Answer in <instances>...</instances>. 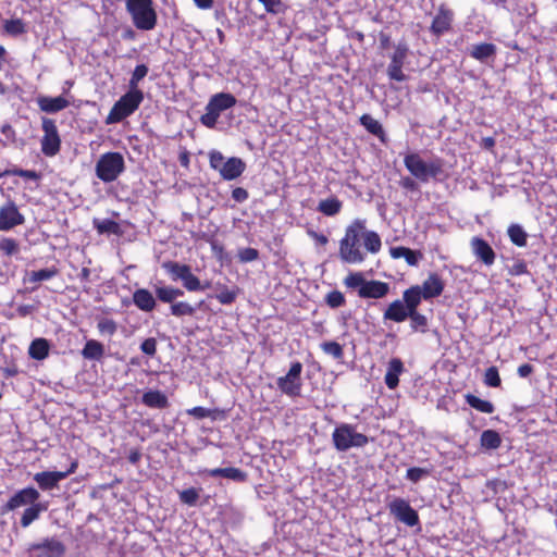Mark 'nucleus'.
<instances>
[{"label":"nucleus","mask_w":557,"mask_h":557,"mask_svg":"<svg viewBox=\"0 0 557 557\" xmlns=\"http://www.w3.org/2000/svg\"><path fill=\"white\" fill-rule=\"evenodd\" d=\"M381 247L379 234L367 230L364 220L356 219L346 227L338 253L343 262L355 264L363 262L367 252L377 253Z\"/></svg>","instance_id":"1"},{"label":"nucleus","mask_w":557,"mask_h":557,"mask_svg":"<svg viewBox=\"0 0 557 557\" xmlns=\"http://www.w3.org/2000/svg\"><path fill=\"white\" fill-rule=\"evenodd\" d=\"M404 164L414 178L426 183L430 178H437L443 173L444 162L440 158L425 162L419 153L411 152L405 156Z\"/></svg>","instance_id":"2"},{"label":"nucleus","mask_w":557,"mask_h":557,"mask_svg":"<svg viewBox=\"0 0 557 557\" xmlns=\"http://www.w3.org/2000/svg\"><path fill=\"white\" fill-rule=\"evenodd\" d=\"M125 5L137 29L151 30L156 27L157 13L152 0H126Z\"/></svg>","instance_id":"3"},{"label":"nucleus","mask_w":557,"mask_h":557,"mask_svg":"<svg viewBox=\"0 0 557 557\" xmlns=\"http://www.w3.org/2000/svg\"><path fill=\"white\" fill-rule=\"evenodd\" d=\"M125 170V161L120 152H106L96 163V175L104 183L115 181Z\"/></svg>","instance_id":"4"},{"label":"nucleus","mask_w":557,"mask_h":557,"mask_svg":"<svg viewBox=\"0 0 557 557\" xmlns=\"http://www.w3.org/2000/svg\"><path fill=\"white\" fill-rule=\"evenodd\" d=\"M332 440L338 451H347L352 447H363L369 442L364 434L356 432V428L348 423H342L335 428Z\"/></svg>","instance_id":"5"},{"label":"nucleus","mask_w":557,"mask_h":557,"mask_svg":"<svg viewBox=\"0 0 557 557\" xmlns=\"http://www.w3.org/2000/svg\"><path fill=\"white\" fill-rule=\"evenodd\" d=\"M144 100V94L139 89H132L122 96L110 111L107 123H116L133 114Z\"/></svg>","instance_id":"6"},{"label":"nucleus","mask_w":557,"mask_h":557,"mask_svg":"<svg viewBox=\"0 0 557 557\" xmlns=\"http://www.w3.org/2000/svg\"><path fill=\"white\" fill-rule=\"evenodd\" d=\"M236 104V98L232 94L220 92L211 97L206 106V113L201 115L200 122L212 128L215 126L220 114L234 107Z\"/></svg>","instance_id":"7"},{"label":"nucleus","mask_w":557,"mask_h":557,"mask_svg":"<svg viewBox=\"0 0 557 557\" xmlns=\"http://www.w3.org/2000/svg\"><path fill=\"white\" fill-rule=\"evenodd\" d=\"M302 371V364L300 362H294L292 363L288 372L284 376H280L276 380V385L278 389L290 397H297L300 395L301 391V374Z\"/></svg>","instance_id":"8"},{"label":"nucleus","mask_w":557,"mask_h":557,"mask_svg":"<svg viewBox=\"0 0 557 557\" xmlns=\"http://www.w3.org/2000/svg\"><path fill=\"white\" fill-rule=\"evenodd\" d=\"M42 131L45 133L41 139L42 153L52 157L59 152L61 145L54 121L47 117L42 119Z\"/></svg>","instance_id":"9"},{"label":"nucleus","mask_w":557,"mask_h":557,"mask_svg":"<svg viewBox=\"0 0 557 557\" xmlns=\"http://www.w3.org/2000/svg\"><path fill=\"white\" fill-rule=\"evenodd\" d=\"M389 512L400 522L408 527L419 524L418 512L404 498H395L388 505Z\"/></svg>","instance_id":"10"},{"label":"nucleus","mask_w":557,"mask_h":557,"mask_svg":"<svg viewBox=\"0 0 557 557\" xmlns=\"http://www.w3.org/2000/svg\"><path fill=\"white\" fill-rule=\"evenodd\" d=\"M408 46L405 42H399L391 55V63L387 67V75L392 81L404 82L407 76L403 72V65L408 57Z\"/></svg>","instance_id":"11"},{"label":"nucleus","mask_w":557,"mask_h":557,"mask_svg":"<svg viewBox=\"0 0 557 557\" xmlns=\"http://www.w3.org/2000/svg\"><path fill=\"white\" fill-rule=\"evenodd\" d=\"M77 468V462H72L71 467L66 471H44L36 473L34 480L37 482L39 487L44 491L51 490L58 485V483L65 479L71 473H74Z\"/></svg>","instance_id":"12"},{"label":"nucleus","mask_w":557,"mask_h":557,"mask_svg":"<svg viewBox=\"0 0 557 557\" xmlns=\"http://www.w3.org/2000/svg\"><path fill=\"white\" fill-rule=\"evenodd\" d=\"M25 222V218L20 213L13 201H8L0 208V231H9Z\"/></svg>","instance_id":"13"},{"label":"nucleus","mask_w":557,"mask_h":557,"mask_svg":"<svg viewBox=\"0 0 557 557\" xmlns=\"http://www.w3.org/2000/svg\"><path fill=\"white\" fill-rule=\"evenodd\" d=\"M40 494L34 487H26L14 494L5 506L2 508V513L14 510L18 507L26 505H34L38 500Z\"/></svg>","instance_id":"14"},{"label":"nucleus","mask_w":557,"mask_h":557,"mask_svg":"<svg viewBox=\"0 0 557 557\" xmlns=\"http://www.w3.org/2000/svg\"><path fill=\"white\" fill-rule=\"evenodd\" d=\"M29 552L35 553L36 557H62L65 547L55 539H46L41 543L30 545Z\"/></svg>","instance_id":"15"},{"label":"nucleus","mask_w":557,"mask_h":557,"mask_svg":"<svg viewBox=\"0 0 557 557\" xmlns=\"http://www.w3.org/2000/svg\"><path fill=\"white\" fill-rule=\"evenodd\" d=\"M454 20V12L445 4L440 5L431 25V32L442 35L450 29Z\"/></svg>","instance_id":"16"},{"label":"nucleus","mask_w":557,"mask_h":557,"mask_svg":"<svg viewBox=\"0 0 557 557\" xmlns=\"http://www.w3.org/2000/svg\"><path fill=\"white\" fill-rule=\"evenodd\" d=\"M389 292V285L381 281H366L364 285L358 289V295L361 298H383Z\"/></svg>","instance_id":"17"},{"label":"nucleus","mask_w":557,"mask_h":557,"mask_svg":"<svg viewBox=\"0 0 557 557\" xmlns=\"http://www.w3.org/2000/svg\"><path fill=\"white\" fill-rule=\"evenodd\" d=\"M472 251L484 264L492 265L495 261V252L487 242L480 237H473L471 240Z\"/></svg>","instance_id":"18"},{"label":"nucleus","mask_w":557,"mask_h":557,"mask_svg":"<svg viewBox=\"0 0 557 557\" xmlns=\"http://www.w3.org/2000/svg\"><path fill=\"white\" fill-rule=\"evenodd\" d=\"M246 169V163L237 157H232L226 160L220 175L223 180L233 181L239 177Z\"/></svg>","instance_id":"19"},{"label":"nucleus","mask_w":557,"mask_h":557,"mask_svg":"<svg viewBox=\"0 0 557 557\" xmlns=\"http://www.w3.org/2000/svg\"><path fill=\"white\" fill-rule=\"evenodd\" d=\"M421 287V292L423 294L424 299H430L440 296L444 289V283L442 278L436 274L432 273L429 277L423 282Z\"/></svg>","instance_id":"20"},{"label":"nucleus","mask_w":557,"mask_h":557,"mask_svg":"<svg viewBox=\"0 0 557 557\" xmlns=\"http://www.w3.org/2000/svg\"><path fill=\"white\" fill-rule=\"evenodd\" d=\"M404 372V363L399 358H393L387 366L385 373V384L389 389H394L398 386V376Z\"/></svg>","instance_id":"21"},{"label":"nucleus","mask_w":557,"mask_h":557,"mask_svg":"<svg viewBox=\"0 0 557 557\" xmlns=\"http://www.w3.org/2000/svg\"><path fill=\"white\" fill-rule=\"evenodd\" d=\"M205 472L212 478H226L235 482H245L247 480V473L243 470L234 467L228 468H215L210 470H205Z\"/></svg>","instance_id":"22"},{"label":"nucleus","mask_w":557,"mask_h":557,"mask_svg":"<svg viewBox=\"0 0 557 557\" xmlns=\"http://www.w3.org/2000/svg\"><path fill=\"white\" fill-rule=\"evenodd\" d=\"M38 106L40 110L44 112L55 113L67 108L70 106V102L61 96L55 98L40 97L38 98Z\"/></svg>","instance_id":"23"},{"label":"nucleus","mask_w":557,"mask_h":557,"mask_svg":"<svg viewBox=\"0 0 557 557\" xmlns=\"http://www.w3.org/2000/svg\"><path fill=\"white\" fill-rule=\"evenodd\" d=\"M133 301L137 308L146 312L152 311L156 307V299L152 294L145 288H139L134 292Z\"/></svg>","instance_id":"24"},{"label":"nucleus","mask_w":557,"mask_h":557,"mask_svg":"<svg viewBox=\"0 0 557 557\" xmlns=\"http://www.w3.org/2000/svg\"><path fill=\"white\" fill-rule=\"evenodd\" d=\"M409 310L401 300L393 301L384 312L385 320L403 322L409 317Z\"/></svg>","instance_id":"25"},{"label":"nucleus","mask_w":557,"mask_h":557,"mask_svg":"<svg viewBox=\"0 0 557 557\" xmlns=\"http://www.w3.org/2000/svg\"><path fill=\"white\" fill-rule=\"evenodd\" d=\"M143 404L150 408L164 409L169 407L168 397L160 391H148L143 395Z\"/></svg>","instance_id":"26"},{"label":"nucleus","mask_w":557,"mask_h":557,"mask_svg":"<svg viewBox=\"0 0 557 557\" xmlns=\"http://www.w3.org/2000/svg\"><path fill=\"white\" fill-rule=\"evenodd\" d=\"M389 252L394 259L405 258L409 265H417L419 260L422 258L421 252L413 251L403 246L392 247Z\"/></svg>","instance_id":"27"},{"label":"nucleus","mask_w":557,"mask_h":557,"mask_svg":"<svg viewBox=\"0 0 557 557\" xmlns=\"http://www.w3.org/2000/svg\"><path fill=\"white\" fill-rule=\"evenodd\" d=\"M423 298L421 287L416 285L404 292V305L409 311H417L418 306Z\"/></svg>","instance_id":"28"},{"label":"nucleus","mask_w":557,"mask_h":557,"mask_svg":"<svg viewBox=\"0 0 557 557\" xmlns=\"http://www.w3.org/2000/svg\"><path fill=\"white\" fill-rule=\"evenodd\" d=\"M360 123L369 133L379 137L381 141H385V132L377 120L370 114H363L360 117Z\"/></svg>","instance_id":"29"},{"label":"nucleus","mask_w":557,"mask_h":557,"mask_svg":"<svg viewBox=\"0 0 557 557\" xmlns=\"http://www.w3.org/2000/svg\"><path fill=\"white\" fill-rule=\"evenodd\" d=\"M104 355V348L101 343L95 339H89L82 350V356L88 360H100Z\"/></svg>","instance_id":"30"},{"label":"nucleus","mask_w":557,"mask_h":557,"mask_svg":"<svg viewBox=\"0 0 557 557\" xmlns=\"http://www.w3.org/2000/svg\"><path fill=\"white\" fill-rule=\"evenodd\" d=\"M28 354L33 359H45L49 354L48 341L45 338L34 339L29 346Z\"/></svg>","instance_id":"31"},{"label":"nucleus","mask_w":557,"mask_h":557,"mask_svg":"<svg viewBox=\"0 0 557 557\" xmlns=\"http://www.w3.org/2000/svg\"><path fill=\"white\" fill-rule=\"evenodd\" d=\"M496 52V47L493 44H479L474 45L471 49V57L479 60L484 61L491 57H493Z\"/></svg>","instance_id":"32"},{"label":"nucleus","mask_w":557,"mask_h":557,"mask_svg":"<svg viewBox=\"0 0 557 557\" xmlns=\"http://www.w3.org/2000/svg\"><path fill=\"white\" fill-rule=\"evenodd\" d=\"M342 209V201H339L336 197H331L324 200H321L318 206V210L327 216H333L337 214Z\"/></svg>","instance_id":"33"},{"label":"nucleus","mask_w":557,"mask_h":557,"mask_svg":"<svg viewBox=\"0 0 557 557\" xmlns=\"http://www.w3.org/2000/svg\"><path fill=\"white\" fill-rule=\"evenodd\" d=\"M466 401L470 407L476 409L480 412L493 413L495 409L494 405L491 401L483 400L472 394L466 395Z\"/></svg>","instance_id":"34"},{"label":"nucleus","mask_w":557,"mask_h":557,"mask_svg":"<svg viewBox=\"0 0 557 557\" xmlns=\"http://www.w3.org/2000/svg\"><path fill=\"white\" fill-rule=\"evenodd\" d=\"M94 226L98 231L99 234H115L117 235L121 232L119 223L113 220L104 219V220H94Z\"/></svg>","instance_id":"35"},{"label":"nucleus","mask_w":557,"mask_h":557,"mask_svg":"<svg viewBox=\"0 0 557 557\" xmlns=\"http://www.w3.org/2000/svg\"><path fill=\"white\" fill-rule=\"evenodd\" d=\"M481 445L487 449H496L502 444L499 434L494 430H485L481 434Z\"/></svg>","instance_id":"36"},{"label":"nucleus","mask_w":557,"mask_h":557,"mask_svg":"<svg viewBox=\"0 0 557 557\" xmlns=\"http://www.w3.org/2000/svg\"><path fill=\"white\" fill-rule=\"evenodd\" d=\"M45 510V507L41 504H34L33 506L26 508L21 518V524L23 528H27L36 519H38L41 511Z\"/></svg>","instance_id":"37"},{"label":"nucleus","mask_w":557,"mask_h":557,"mask_svg":"<svg viewBox=\"0 0 557 557\" xmlns=\"http://www.w3.org/2000/svg\"><path fill=\"white\" fill-rule=\"evenodd\" d=\"M163 268L173 276V280H182L189 271V267L186 264H180L177 262L169 261L163 264Z\"/></svg>","instance_id":"38"},{"label":"nucleus","mask_w":557,"mask_h":557,"mask_svg":"<svg viewBox=\"0 0 557 557\" xmlns=\"http://www.w3.org/2000/svg\"><path fill=\"white\" fill-rule=\"evenodd\" d=\"M508 236L510 240L519 247H523L527 244V233L520 225L512 224L509 226Z\"/></svg>","instance_id":"39"},{"label":"nucleus","mask_w":557,"mask_h":557,"mask_svg":"<svg viewBox=\"0 0 557 557\" xmlns=\"http://www.w3.org/2000/svg\"><path fill=\"white\" fill-rule=\"evenodd\" d=\"M58 274V270L55 268L41 269L39 271H32L28 273L27 281L30 283H38L41 281H47L54 277Z\"/></svg>","instance_id":"40"},{"label":"nucleus","mask_w":557,"mask_h":557,"mask_svg":"<svg viewBox=\"0 0 557 557\" xmlns=\"http://www.w3.org/2000/svg\"><path fill=\"white\" fill-rule=\"evenodd\" d=\"M183 285L189 292L205 290L209 286V284L202 285L199 278L194 275L190 270L183 277Z\"/></svg>","instance_id":"41"},{"label":"nucleus","mask_w":557,"mask_h":557,"mask_svg":"<svg viewBox=\"0 0 557 557\" xmlns=\"http://www.w3.org/2000/svg\"><path fill=\"white\" fill-rule=\"evenodd\" d=\"M170 309L175 317L194 315L196 312V308L185 301L174 302Z\"/></svg>","instance_id":"42"},{"label":"nucleus","mask_w":557,"mask_h":557,"mask_svg":"<svg viewBox=\"0 0 557 557\" xmlns=\"http://www.w3.org/2000/svg\"><path fill=\"white\" fill-rule=\"evenodd\" d=\"M484 383L491 387L500 386L502 380L498 373V369L495 366H492L485 370Z\"/></svg>","instance_id":"43"},{"label":"nucleus","mask_w":557,"mask_h":557,"mask_svg":"<svg viewBox=\"0 0 557 557\" xmlns=\"http://www.w3.org/2000/svg\"><path fill=\"white\" fill-rule=\"evenodd\" d=\"M322 350L333 356L335 359H342L344 356L343 347L337 342H324L321 344Z\"/></svg>","instance_id":"44"},{"label":"nucleus","mask_w":557,"mask_h":557,"mask_svg":"<svg viewBox=\"0 0 557 557\" xmlns=\"http://www.w3.org/2000/svg\"><path fill=\"white\" fill-rule=\"evenodd\" d=\"M408 318L411 320L412 330L421 332L425 331L428 320L423 314L419 313L418 311H410Z\"/></svg>","instance_id":"45"},{"label":"nucleus","mask_w":557,"mask_h":557,"mask_svg":"<svg viewBox=\"0 0 557 557\" xmlns=\"http://www.w3.org/2000/svg\"><path fill=\"white\" fill-rule=\"evenodd\" d=\"M148 67L145 64H139L135 67L129 79V88L138 89V83L147 75Z\"/></svg>","instance_id":"46"},{"label":"nucleus","mask_w":557,"mask_h":557,"mask_svg":"<svg viewBox=\"0 0 557 557\" xmlns=\"http://www.w3.org/2000/svg\"><path fill=\"white\" fill-rule=\"evenodd\" d=\"M0 250L7 256H12V255L17 253L20 248H18V244L15 239L2 238L0 240Z\"/></svg>","instance_id":"47"},{"label":"nucleus","mask_w":557,"mask_h":557,"mask_svg":"<svg viewBox=\"0 0 557 557\" xmlns=\"http://www.w3.org/2000/svg\"><path fill=\"white\" fill-rule=\"evenodd\" d=\"M4 30L14 36L23 34L25 32L24 23L20 18L5 21Z\"/></svg>","instance_id":"48"},{"label":"nucleus","mask_w":557,"mask_h":557,"mask_svg":"<svg viewBox=\"0 0 557 557\" xmlns=\"http://www.w3.org/2000/svg\"><path fill=\"white\" fill-rule=\"evenodd\" d=\"M209 162H210V166L218 171L219 173H221L224 164H225V158L224 156L218 151V150H212L210 151L209 153Z\"/></svg>","instance_id":"49"},{"label":"nucleus","mask_w":557,"mask_h":557,"mask_svg":"<svg viewBox=\"0 0 557 557\" xmlns=\"http://www.w3.org/2000/svg\"><path fill=\"white\" fill-rule=\"evenodd\" d=\"M199 498V493L196 488L194 487H190V488H187V490H184L180 493V499L182 503L188 505V506H194L196 505L197 500Z\"/></svg>","instance_id":"50"},{"label":"nucleus","mask_w":557,"mask_h":557,"mask_svg":"<svg viewBox=\"0 0 557 557\" xmlns=\"http://www.w3.org/2000/svg\"><path fill=\"white\" fill-rule=\"evenodd\" d=\"M97 327L101 334H107L110 336H112L117 330L116 323L111 319H101L98 322Z\"/></svg>","instance_id":"51"},{"label":"nucleus","mask_w":557,"mask_h":557,"mask_svg":"<svg viewBox=\"0 0 557 557\" xmlns=\"http://www.w3.org/2000/svg\"><path fill=\"white\" fill-rule=\"evenodd\" d=\"M345 285L349 288H361V286L364 285L366 280L363 275L359 272L357 273H350L348 276H346L344 281Z\"/></svg>","instance_id":"52"},{"label":"nucleus","mask_w":557,"mask_h":557,"mask_svg":"<svg viewBox=\"0 0 557 557\" xmlns=\"http://www.w3.org/2000/svg\"><path fill=\"white\" fill-rule=\"evenodd\" d=\"M156 295L163 302L174 304L175 297L172 294V287L159 286L156 288Z\"/></svg>","instance_id":"53"},{"label":"nucleus","mask_w":557,"mask_h":557,"mask_svg":"<svg viewBox=\"0 0 557 557\" xmlns=\"http://www.w3.org/2000/svg\"><path fill=\"white\" fill-rule=\"evenodd\" d=\"M326 304L331 308H338L345 304L344 295L338 290H333L326 296Z\"/></svg>","instance_id":"54"},{"label":"nucleus","mask_w":557,"mask_h":557,"mask_svg":"<svg viewBox=\"0 0 557 557\" xmlns=\"http://www.w3.org/2000/svg\"><path fill=\"white\" fill-rule=\"evenodd\" d=\"M428 474L429 471L426 469L413 467L407 470L406 478L416 483Z\"/></svg>","instance_id":"55"},{"label":"nucleus","mask_w":557,"mask_h":557,"mask_svg":"<svg viewBox=\"0 0 557 557\" xmlns=\"http://www.w3.org/2000/svg\"><path fill=\"white\" fill-rule=\"evenodd\" d=\"M140 349L144 354H146L148 356H151V357L154 356L157 352L156 338L149 337V338L145 339L140 345Z\"/></svg>","instance_id":"56"},{"label":"nucleus","mask_w":557,"mask_h":557,"mask_svg":"<svg viewBox=\"0 0 557 557\" xmlns=\"http://www.w3.org/2000/svg\"><path fill=\"white\" fill-rule=\"evenodd\" d=\"M258 256H259L258 250L255 248H249V247L244 248V249L239 250V252H238V257L242 262L255 261L256 259H258Z\"/></svg>","instance_id":"57"},{"label":"nucleus","mask_w":557,"mask_h":557,"mask_svg":"<svg viewBox=\"0 0 557 557\" xmlns=\"http://www.w3.org/2000/svg\"><path fill=\"white\" fill-rule=\"evenodd\" d=\"M189 416H193L196 419H205L212 416V413L215 412V410H211L205 407H194L189 409L188 411Z\"/></svg>","instance_id":"58"},{"label":"nucleus","mask_w":557,"mask_h":557,"mask_svg":"<svg viewBox=\"0 0 557 557\" xmlns=\"http://www.w3.org/2000/svg\"><path fill=\"white\" fill-rule=\"evenodd\" d=\"M4 174L17 175V176H21V177H25V178H28V180H35V181L40 177V175L36 171L23 170V169H15V170H12V171H5Z\"/></svg>","instance_id":"59"},{"label":"nucleus","mask_w":557,"mask_h":557,"mask_svg":"<svg viewBox=\"0 0 557 557\" xmlns=\"http://www.w3.org/2000/svg\"><path fill=\"white\" fill-rule=\"evenodd\" d=\"M235 298L236 293L228 289H224L223 292L216 295V299L223 305L232 304L235 300Z\"/></svg>","instance_id":"60"},{"label":"nucleus","mask_w":557,"mask_h":557,"mask_svg":"<svg viewBox=\"0 0 557 557\" xmlns=\"http://www.w3.org/2000/svg\"><path fill=\"white\" fill-rule=\"evenodd\" d=\"M258 1L264 5V8L268 12L278 13L281 11V8H282L281 0H258Z\"/></svg>","instance_id":"61"},{"label":"nucleus","mask_w":557,"mask_h":557,"mask_svg":"<svg viewBox=\"0 0 557 557\" xmlns=\"http://www.w3.org/2000/svg\"><path fill=\"white\" fill-rule=\"evenodd\" d=\"M232 197L237 202H244L248 199V191L243 187H236L232 191Z\"/></svg>","instance_id":"62"},{"label":"nucleus","mask_w":557,"mask_h":557,"mask_svg":"<svg viewBox=\"0 0 557 557\" xmlns=\"http://www.w3.org/2000/svg\"><path fill=\"white\" fill-rule=\"evenodd\" d=\"M533 372V367L529 363H523L518 368V374L521 377H527Z\"/></svg>","instance_id":"63"},{"label":"nucleus","mask_w":557,"mask_h":557,"mask_svg":"<svg viewBox=\"0 0 557 557\" xmlns=\"http://www.w3.org/2000/svg\"><path fill=\"white\" fill-rule=\"evenodd\" d=\"M400 185L406 189H410V190L417 189V183L411 177H404L400 181Z\"/></svg>","instance_id":"64"}]
</instances>
